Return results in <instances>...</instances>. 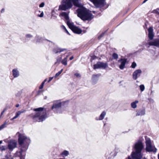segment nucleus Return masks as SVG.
<instances>
[{
	"label": "nucleus",
	"mask_w": 159,
	"mask_h": 159,
	"mask_svg": "<svg viewBox=\"0 0 159 159\" xmlns=\"http://www.w3.org/2000/svg\"><path fill=\"white\" fill-rule=\"evenodd\" d=\"M19 134L18 142L20 147V151H17L15 154L16 157H20V159H24L25 152L28 149L30 141L29 138H27L24 134Z\"/></svg>",
	"instance_id": "obj_1"
},
{
	"label": "nucleus",
	"mask_w": 159,
	"mask_h": 159,
	"mask_svg": "<svg viewBox=\"0 0 159 159\" xmlns=\"http://www.w3.org/2000/svg\"><path fill=\"white\" fill-rule=\"evenodd\" d=\"M34 111L35 113L30 114L29 116L32 118L34 122H42L47 117L46 111L43 110V107L35 108Z\"/></svg>",
	"instance_id": "obj_2"
},
{
	"label": "nucleus",
	"mask_w": 159,
	"mask_h": 159,
	"mask_svg": "<svg viewBox=\"0 0 159 159\" xmlns=\"http://www.w3.org/2000/svg\"><path fill=\"white\" fill-rule=\"evenodd\" d=\"M79 0H62L59 7V10L66 11L71 8L73 4L77 7H80L82 4L79 3Z\"/></svg>",
	"instance_id": "obj_3"
},
{
	"label": "nucleus",
	"mask_w": 159,
	"mask_h": 159,
	"mask_svg": "<svg viewBox=\"0 0 159 159\" xmlns=\"http://www.w3.org/2000/svg\"><path fill=\"white\" fill-rule=\"evenodd\" d=\"M77 10L78 16L83 20H91L93 18V15L83 5Z\"/></svg>",
	"instance_id": "obj_4"
},
{
	"label": "nucleus",
	"mask_w": 159,
	"mask_h": 159,
	"mask_svg": "<svg viewBox=\"0 0 159 159\" xmlns=\"http://www.w3.org/2000/svg\"><path fill=\"white\" fill-rule=\"evenodd\" d=\"M143 147V143L140 141H139L135 144L134 148L135 151L132 154L133 159H141L143 156L141 152Z\"/></svg>",
	"instance_id": "obj_5"
},
{
	"label": "nucleus",
	"mask_w": 159,
	"mask_h": 159,
	"mask_svg": "<svg viewBox=\"0 0 159 159\" xmlns=\"http://www.w3.org/2000/svg\"><path fill=\"white\" fill-rule=\"evenodd\" d=\"M145 143L146 144V150L147 152H153L156 153L157 150L155 146L152 145L151 140L149 138L145 137Z\"/></svg>",
	"instance_id": "obj_6"
},
{
	"label": "nucleus",
	"mask_w": 159,
	"mask_h": 159,
	"mask_svg": "<svg viewBox=\"0 0 159 159\" xmlns=\"http://www.w3.org/2000/svg\"><path fill=\"white\" fill-rule=\"evenodd\" d=\"M145 45L147 48H149L151 46L159 47V39H154L152 41L148 40Z\"/></svg>",
	"instance_id": "obj_7"
},
{
	"label": "nucleus",
	"mask_w": 159,
	"mask_h": 159,
	"mask_svg": "<svg viewBox=\"0 0 159 159\" xmlns=\"http://www.w3.org/2000/svg\"><path fill=\"white\" fill-rule=\"evenodd\" d=\"M93 3L96 7H100L104 6L106 4V0H89Z\"/></svg>",
	"instance_id": "obj_8"
},
{
	"label": "nucleus",
	"mask_w": 159,
	"mask_h": 159,
	"mask_svg": "<svg viewBox=\"0 0 159 159\" xmlns=\"http://www.w3.org/2000/svg\"><path fill=\"white\" fill-rule=\"evenodd\" d=\"M108 66V65L107 63L98 61L97 64L93 65V69H96L102 68L104 69L107 68Z\"/></svg>",
	"instance_id": "obj_9"
},
{
	"label": "nucleus",
	"mask_w": 159,
	"mask_h": 159,
	"mask_svg": "<svg viewBox=\"0 0 159 159\" xmlns=\"http://www.w3.org/2000/svg\"><path fill=\"white\" fill-rule=\"evenodd\" d=\"M16 142L15 140H11L8 143V148L11 151L16 148Z\"/></svg>",
	"instance_id": "obj_10"
},
{
	"label": "nucleus",
	"mask_w": 159,
	"mask_h": 159,
	"mask_svg": "<svg viewBox=\"0 0 159 159\" xmlns=\"http://www.w3.org/2000/svg\"><path fill=\"white\" fill-rule=\"evenodd\" d=\"M142 70L140 69H138L134 71L133 74V78L134 80H136L140 76Z\"/></svg>",
	"instance_id": "obj_11"
},
{
	"label": "nucleus",
	"mask_w": 159,
	"mask_h": 159,
	"mask_svg": "<svg viewBox=\"0 0 159 159\" xmlns=\"http://www.w3.org/2000/svg\"><path fill=\"white\" fill-rule=\"evenodd\" d=\"M61 106V102L60 100L55 101L53 102V104L52 107V109H57L60 108Z\"/></svg>",
	"instance_id": "obj_12"
},
{
	"label": "nucleus",
	"mask_w": 159,
	"mask_h": 159,
	"mask_svg": "<svg viewBox=\"0 0 159 159\" xmlns=\"http://www.w3.org/2000/svg\"><path fill=\"white\" fill-rule=\"evenodd\" d=\"M148 37L149 39L148 40H152L154 36V34L153 32V30L152 27H149L148 30Z\"/></svg>",
	"instance_id": "obj_13"
},
{
	"label": "nucleus",
	"mask_w": 159,
	"mask_h": 159,
	"mask_svg": "<svg viewBox=\"0 0 159 159\" xmlns=\"http://www.w3.org/2000/svg\"><path fill=\"white\" fill-rule=\"evenodd\" d=\"M118 61L121 62V64L119 66L121 70L123 69L126 62V59H121L119 60Z\"/></svg>",
	"instance_id": "obj_14"
},
{
	"label": "nucleus",
	"mask_w": 159,
	"mask_h": 159,
	"mask_svg": "<svg viewBox=\"0 0 159 159\" xmlns=\"http://www.w3.org/2000/svg\"><path fill=\"white\" fill-rule=\"evenodd\" d=\"M106 114V112L104 111L102 112L100 116L98 117H97L96 118V120H103Z\"/></svg>",
	"instance_id": "obj_15"
},
{
	"label": "nucleus",
	"mask_w": 159,
	"mask_h": 159,
	"mask_svg": "<svg viewBox=\"0 0 159 159\" xmlns=\"http://www.w3.org/2000/svg\"><path fill=\"white\" fill-rule=\"evenodd\" d=\"M13 75L14 78L17 77L19 75V72L17 69H14L12 71Z\"/></svg>",
	"instance_id": "obj_16"
},
{
	"label": "nucleus",
	"mask_w": 159,
	"mask_h": 159,
	"mask_svg": "<svg viewBox=\"0 0 159 159\" xmlns=\"http://www.w3.org/2000/svg\"><path fill=\"white\" fill-rule=\"evenodd\" d=\"M68 14V13H67L66 12H63L61 13L60 14V16H61L63 17H64L66 20H68L69 19Z\"/></svg>",
	"instance_id": "obj_17"
},
{
	"label": "nucleus",
	"mask_w": 159,
	"mask_h": 159,
	"mask_svg": "<svg viewBox=\"0 0 159 159\" xmlns=\"http://www.w3.org/2000/svg\"><path fill=\"white\" fill-rule=\"evenodd\" d=\"M66 50V49L61 48H54L53 50V52L55 53H60L62 52H63Z\"/></svg>",
	"instance_id": "obj_18"
},
{
	"label": "nucleus",
	"mask_w": 159,
	"mask_h": 159,
	"mask_svg": "<svg viewBox=\"0 0 159 159\" xmlns=\"http://www.w3.org/2000/svg\"><path fill=\"white\" fill-rule=\"evenodd\" d=\"M72 30L74 33L78 34H81L82 32V30L81 29L76 26Z\"/></svg>",
	"instance_id": "obj_19"
},
{
	"label": "nucleus",
	"mask_w": 159,
	"mask_h": 159,
	"mask_svg": "<svg viewBox=\"0 0 159 159\" xmlns=\"http://www.w3.org/2000/svg\"><path fill=\"white\" fill-rule=\"evenodd\" d=\"M67 24L69 27L72 30L75 27L73 23L70 22V21H68Z\"/></svg>",
	"instance_id": "obj_20"
},
{
	"label": "nucleus",
	"mask_w": 159,
	"mask_h": 159,
	"mask_svg": "<svg viewBox=\"0 0 159 159\" xmlns=\"http://www.w3.org/2000/svg\"><path fill=\"white\" fill-rule=\"evenodd\" d=\"M145 114V110L143 109L138 111L136 114V116H142Z\"/></svg>",
	"instance_id": "obj_21"
},
{
	"label": "nucleus",
	"mask_w": 159,
	"mask_h": 159,
	"mask_svg": "<svg viewBox=\"0 0 159 159\" xmlns=\"http://www.w3.org/2000/svg\"><path fill=\"white\" fill-rule=\"evenodd\" d=\"M138 102L139 101L138 100H136L132 102L131 104V107L134 109L136 108L137 107V104Z\"/></svg>",
	"instance_id": "obj_22"
},
{
	"label": "nucleus",
	"mask_w": 159,
	"mask_h": 159,
	"mask_svg": "<svg viewBox=\"0 0 159 159\" xmlns=\"http://www.w3.org/2000/svg\"><path fill=\"white\" fill-rule=\"evenodd\" d=\"M69 154V152L68 151L64 150L61 153V155L63 157H66Z\"/></svg>",
	"instance_id": "obj_23"
},
{
	"label": "nucleus",
	"mask_w": 159,
	"mask_h": 159,
	"mask_svg": "<svg viewBox=\"0 0 159 159\" xmlns=\"http://www.w3.org/2000/svg\"><path fill=\"white\" fill-rule=\"evenodd\" d=\"M98 74L93 75L92 77V80L93 81H97L98 80V78L99 76Z\"/></svg>",
	"instance_id": "obj_24"
},
{
	"label": "nucleus",
	"mask_w": 159,
	"mask_h": 159,
	"mask_svg": "<svg viewBox=\"0 0 159 159\" xmlns=\"http://www.w3.org/2000/svg\"><path fill=\"white\" fill-rule=\"evenodd\" d=\"M26 111L24 109H22L20 111H18L16 112V115L18 117L21 114L25 112Z\"/></svg>",
	"instance_id": "obj_25"
},
{
	"label": "nucleus",
	"mask_w": 159,
	"mask_h": 159,
	"mask_svg": "<svg viewBox=\"0 0 159 159\" xmlns=\"http://www.w3.org/2000/svg\"><path fill=\"white\" fill-rule=\"evenodd\" d=\"M61 62L63 65H66L67 64V59L65 58H64V59L62 60Z\"/></svg>",
	"instance_id": "obj_26"
},
{
	"label": "nucleus",
	"mask_w": 159,
	"mask_h": 159,
	"mask_svg": "<svg viewBox=\"0 0 159 159\" xmlns=\"http://www.w3.org/2000/svg\"><path fill=\"white\" fill-rule=\"evenodd\" d=\"M7 122L5 121L4 123L0 126V130H1L6 127L5 125L7 124Z\"/></svg>",
	"instance_id": "obj_27"
},
{
	"label": "nucleus",
	"mask_w": 159,
	"mask_h": 159,
	"mask_svg": "<svg viewBox=\"0 0 159 159\" xmlns=\"http://www.w3.org/2000/svg\"><path fill=\"white\" fill-rule=\"evenodd\" d=\"M116 155V152L114 151H113V152H112L110 153V156L111 157H114Z\"/></svg>",
	"instance_id": "obj_28"
},
{
	"label": "nucleus",
	"mask_w": 159,
	"mask_h": 159,
	"mask_svg": "<svg viewBox=\"0 0 159 159\" xmlns=\"http://www.w3.org/2000/svg\"><path fill=\"white\" fill-rule=\"evenodd\" d=\"M36 41L37 42H41L42 41V38L39 36H36Z\"/></svg>",
	"instance_id": "obj_29"
},
{
	"label": "nucleus",
	"mask_w": 159,
	"mask_h": 159,
	"mask_svg": "<svg viewBox=\"0 0 159 159\" xmlns=\"http://www.w3.org/2000/svg\"><path fill=\"white\" fill-rule=\"evenodd\" d=\"M63 70L62 69L61 70L59 71L56 74L55 77V78H57L58 76L59 75L62 73L63 71Z\"/></svg>",
	"instance_id": "obj_30"
},
{
	"label": "nucleus",
	"mask_w": 159,
	"mask_h": 159,
	"mask_svg": "<svg viewBox=\"0 0 159 159\" xmlns=\"http://www.w3.org/2000/svg\"><path fill=\"white\" fill-rule=\"evenodd\" d=\"M7 148L6 146H0V150L1 151L5 150Z\"/></svg>",
	"instance_id": "obj_31"
},
{
	"label": "nucleus",
	"mask_w": 159,
	"mask_h": 159,
	"mask_svg": "<svg viewBox=\"0 0 159 159\" xmlns=\"http://www.w3.org/2000/svg\"><path fill=\"white\" fill-rule=\"evenodd\" d=\"M140 89L141 91H143L145 89V87L143 84L139 86Z\"/></svg>",
	"instance_id": "obj_32"
},
{
	"label": "nucleus",
	"mask_w": 159,
	"mask_h": 159,
	"mask_svg": "<svg viewBox=\"0 0 159 159\" xmlns=\"http://www.w3.org/2000/svg\"><path fill=\"white\" fill-rule=\"evenodd\" d=\"M112 57L114 59H117L118 58V55L116 53H114L112 55Z\"/></svg>",
	"instance_id": "obj_33"
},
{
	"label": "nucleus",
	"mask_w": 159,
	"mask_h": 159,
	"mask_svg": "<svg viewBox=\"0 0 159 159\" xmlns=\"http://www.w3.org/2000/svg\"><path fill=\"white\" fill-rule=\"evenodd\" d=\"M61 58H62L61 57H58L57 59V61L56 62L55 64H56L57 63H60L61 61Z\"/></svg>",
	"instance_id": "obj_34"
},
{
	"label": "nucleus",
	"mask_w": 159,
	"mask_h": 159,
	"mask_svg": "<svg viewBox=\"0 0 159 159\" xmlns=\"http://www.w3.org/2000/svg\"><path fill=\"white\" fill-rule=\"evenodd\" d=\"M136 66H137V65H136V63L134 62H133L132 64L131 67L133 68H135Z\"/></svg>",
	"instance_id": "obj_35"
},
{
	"label": "nucleus",
	"mask_w": 159,
	"mask_h": 159,
	"mask_svg": "<svg viewBox=\"0 0 159 159\" xmlns=\"http://www.w3.org/2000/svg\"><path fill=\"white\" fill-rule=\"evenodd\" d=\"M61 27L62 29H64L66 31V33H67L68 34H70L69 33V32L67 30L66 27L64 25H62L61 26Z\"/></svg>",
	"instance_id": "obj_36"
},
{
	"label": "nucleus",
	"mask_w": 159,
	"mask_h": 159,
	"mask_svg": "<svg viewBox=\"0 0 159 159\" xmlns=\"http://www.w3.org/2000/svg\"><path fill=\"white\" fill-rule=\"evenodd\" d=\"M33 36L30 34H27L26 35V37L27 38H31Z\"/></svg>",
	"instance_id": "obj_37"
},
{
	"label": "nucleus",
	"mask_w": 159,
	"mask_h": 159,
	"mask_svg": "<svg viewBox=\"0 0 159 159\" xmlns=\"http://www.w3.org/2000/svg\"><path fill=\"white\" fill-rule=\"evenodd\" d=\"M45 4L44 2H43L41 3L39 5V7H43L44 6Z\"/></svg>",
	"instance_id": "obj_38"
},
{
	"label": "nucleus",
	"mask_w": 159,
	"mask_h": 159,
	"mask_svg": "<svg viewBox=\"0 0 159 159\" xmlns=\"http://www.w3.org/2000/svg\"><path fill=\"white\" fill-rule=\"evenodd\" d=\"M75 75L77 77H79L80 76V74L78 73H76L75 74Z\"/></svg>",
	"instance_id": "obj_39"
},
{
	"label": "nucleus",
	"mask_w": 159,
	"mask_h": 159,
	"mask_svg": "<svg viewBox=\"0 0 159 159\" xmlns=\"http://www.w3.org/2000/svg\"><path fill=\"white\" fill-rule=\"evenodd\" d=\"M43 16V11H42L41 13V14L39 15H38V16L40 17H42Z\"/></svg>",
	"instance_id": "obj_40"
},
{
	"label": "nucleus",
	"mask_w": 159,
	"mask_h": 159,
	"mask_svg": "<svg viewBox=\"0 0 159 159\" xmlns=\"http://www.w3.org/2000/svg\"><path fill=\"white\" fill-rule=\"evenodd\" d=\"M104 33H103L101 34L100 35H99L98 37V39H100L103 36V35H104Z\"/></svg>",
	"instance_id": "obj_41"
},
{
	"label": "nucleus",
	"mask_w": 159,
	"mask_h": 159,
	"mask_svg": "<svg viewBox=\"0 0 159 159\" xmlns=\"http://www.w3.org/2000/svg\"><path fill=\"white\" fill-rule=\"evenodd\" d=\"M17 118H18L17 116H15L13 118L11 119H10V120H14Z\"/></svg>",
	"instance_id": "obj_42"
},
{
	"label": "nucleus",
	"mask_w": 159,
	"mask_h": 159,
	"mask_svg": "<svg viewBox=\"0 0 159 159\" xmlns=\"http://www.w3.org/2000/svg\"><path fill=\"white\" fill-rule=\"evenodd\" d=\"M53 77H50L49 78V80L48 81V82H49L51 81L52 80V79H53Z\"/></svg>",
	"instance_id": "obj_43"
},
{
	"label": "nucleus",
	"mask_w": 159,
	"mask_h": 159,
	"mask_svg": "<svg viewBox=\"0 0 159 159\" xmlns=\"http://www.w3.org/2000/svg\"><path fill=\"white\" fill-rule=\"evenodd\" d=\"M43 86H44L43 85H42V84H41V85H40V86L39 87V89H42L43 87Z\"/></svg>",
	"instance_id": "obj_44"
},
{
	"label": "nucleus",
	"mask_w": 159,
	"mask_h": 159,
	"mask_svg": "<svg viewBox=\"0 0 159 159\" xmlns=\"http://www.w3.org/2000/svg\"><path fill=\"white\" fill-rule=\"evenodd\" d=\"M3 159H13L12 158H9L7 156H6L5 158Z\"/></svg>",
	"instance_id": "obj_45"
},
{
	"label": "nucleus",
	"mask_w": 159,
	"mask_h": 159,
	"mask_svg": "<svg viewBox=\"0 0 159 159\" xmlns=\"http://www.w3.org/2000/svg\"><path fill=\"white\" fill-rule=\"evenodd\" d=\"M5 110H4L1 113V116H2V115L3 114V113H4V112H5Z\"/></svg>",
	"instance_id": "obj_46"
},
{
	"label": "nucleus",
	"mask_w": 159,
	"mask_h": 159,
	"mask_svg": "<svg viewBox=\"0 0 159 159\" xmlns=\"http://www.w3.org/2000/svg\"><path fill=\"white\" fill-rule=\"evenodd\" d=\"M5 9L4 8L2 9L1 10V12L2 13L4 11Z\"/></svg>",
	"instance_id": "obj_47"
},
{
	"label": "nucleus",
	"mask_w": 159,
	"mask_h": 159,
	"mask_svg": "<svg viewBox=\"0 0 159 159\" xmlns=\"http://www.w3.org/2000/svg\"><path fill=\"white\" fill-rule=\"evenodd\" d=\"M74 58L73 56H72L70 58V60H72Z\"/></svg>",
	"instance_id": "obj_48"
},
{
	"label": "nucleus",
	"mask_w": 159,
	"mask_h": 159,
	"mask_svg": "<svg viewBox=\"0 0 159 159\" xmlns=\"http://www.w3.org/2000/svg\"><path fill=\"white\" fill-rule=\"evenodd\" d=\"M95 57H96L95 56H93V57H92V58L93 59H94Z\"/></svg>",
	"instance_id": "obj_49"
},
{
	"label": "nucleus",
	"mask_w": 159,
	"mask_h": 159,
	"mask_svg": "<svg viewBox=\"0 0 159 159\" xmlns=\"http://www.w3.org/2000/svg\"><path fill=\"white\" fill-rule=\"evenodd\" d=\"M19 104H17L16 105V107H19Z\"/></svg>",
	"instance_id": "obj_50"
},
{
	"label": "nucleus",
	"mask_w": 159,
	"mask_h": 159,
	"mask_svg": "<svg viewBox=\"0 0 159 159\" xmlns=\"http://www.w3.org/2000/svg\"><path fill=\"white\" fill-rule=\"evenodd\" d=\"M44 83H45V82L44 81H43L42 83L41 84H42V85H44Z\"/></svg>",
	"instance_id": "obj_51"
},
{
	"label": "nucleus",
	"mask_w": 159,
	"mask_h": 159,
	"mask_svg": "<svg viewBox=\"0 0 159 159\" xmlns=\"http://www.w3.org/2000/svg\"><path fill=\"white\" fill-rule=\"evenodd\" d=\"M148 0H144L143 2V3H145L147 1H148Z\"/></svg>",
	"instance_id": "obj_52"
},
{
	"label": "nucleus",
	"mask_w": 159,
	"mask_h": 159,
	"mask_svg": "<svg viewBox=\"0 0 159 159\" xmlns=\"http://www.w3.org/2000/svg\"><path fill=\"white\" fill-rule=\"evenodd\" d=\"M69 56V55H67L66 57H65V58H66V59H67V58Z\"/></svg>",
	"instance_id": "obj_53"
},
{
	"label": "nucleus",
	"mask_w": 159,
	"mask_h": 159,
	"mask_svg": "<svg viewBox=\"0 0 159 159\" xmlns=\"http://www.w3.org/2000/svg\"><path fill=\"white\" fill-rule=\"evenodd\" d=\"M2 140L0 141V144H1V143H2Z\"/></svg>",
	"instance_id": "obj_54"
},
{
	"label": "nucleus",
	"mask_w": 159,
	"mask_h": 159,
	"mask_svg": "<svg viewBox=\"0 0 159 159\" xmlns=\"http://www.w3.org/2000/svg\"><path fill=\"white\" fill-rule=\"evenodd\" d=\"M158 159H159V153L158 155Z\"/></svg>",
	"instance_id": "obj_55"
},
{
	"label": "nucleus",
	"mask_w": 159,
	"mask_h": 159,
	"mask_svg": "<svg viewBox=\"0 0 159 159\" xmlns=\"http://www.w3.org/2000/svg\"><path fill=\"white\" fill-rule=\"evenodd\" d=\"M47 80L45 79L44 80V82L45 83V82Z\"/></svg>",
	"instance_id": "obj_56"
},
{
	"label": "nucleus",
	"mask_w": 159,
	"mask_h": 159,
	"mask_svg": "<svg viewBox=\"0 0 159 159\" xmlns=\"http://www.w3.org/2000/svg\"><path fill=\"white\" fill-rule=\"evenodd\" d=\"M1 115H0V119H1Z\"/></svg>",
	"instance_id": "obj_57"
},
{
	"label": "nucleus",
	"mask_w": 159,
	"mask_h": 159,
	"mask_svg": "<svg viewBox=\"0 0 159 159\" xmlns=\"http://www.w3.org/2000/svg\"><path fill=\"white\" fill-rule=\"evenodd\" d=\"M46 97H45L44 98H45V99H46Z\"/></svg>",
	"instance_id": "obj_58"
}]
</instances>
